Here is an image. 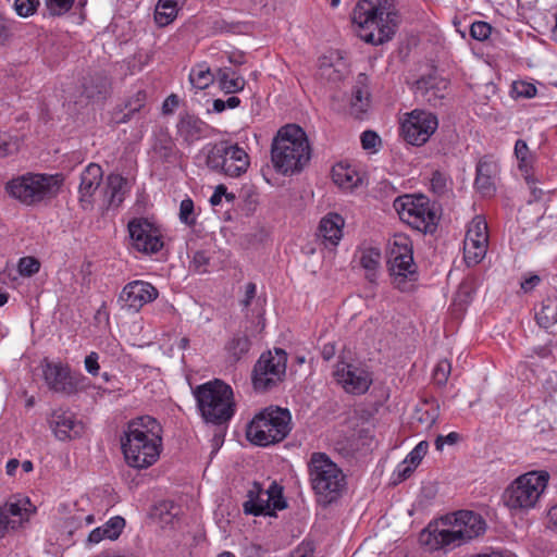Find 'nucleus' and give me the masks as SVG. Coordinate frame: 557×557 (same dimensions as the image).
I'll return each mask as SVG.
<instances>
[{"mask_svg": "<svg viewBox=\"0 0 557 557\" xmlns=\"http://www.w3.org/2000/svg\"><path fill=\"white\" fill-rule=\"evenodd\" d=\"M515 156L518 160V168L522 173V176L528 184V186H532L536 182V176L534 175L533 162L534 157L530 152L527 143L522 139H518L515 144Z\"/></svg>", "mask_w": 557, "mask_h": 557, "instance_id": "obj_32", "label": "nucleus"}, {"mask_svg": "<svg viewBox=\"0 0 557 557\" xmlns=\"http://www.w3.org/2000/svg\"><path fill=\"white\" fill-rule=\"evenodd\" d=\"M153 149L159 158L165 162H174L177 159L178 150L171 139L158 140Z\"/></svg>", "mask_w": 557, "mask_h": 557, "instance_id": "obj_41", "label": "nucleus"}, {"mask_svg": "<svg viewBox=\"0 0 557 557\" xmlns=\"http://www.w3.org/2000/svg\"><path fill=\"white\" fill-rule=\"evenodd\" d=\"M11 35L10 21L0 13V46H3L10 39Z\"/></svg>", "mask_w": 557, "mask_h": 557, "instance_id": "obj_55", "label": "nucleus"}, {"mask_svg": "<svg viewBox=\"0 0 557 557\" xmlns=\"http://www.w3.org/2000/svg\"><path fill=\"white\" fill-rule=\"evenodd\" d=\"M370 106L369 94L361 88H356L350 103V113L357 119H361Z\"/></svg>", "mask_w": 557, "mask_h": 557, "instance_id": "obj_40", "label": "nucleus"}, {"mask_svg": "<svg viewBox=\"0 0 557 557\" xmlns=\"http://www.w3.org/2000/svg\"><path fill=\"white\" fill-rule=\"evenodd\" d=\"M438 121L435 114L423 110H413L401 124L404 139L413 146H422L437 129Z\"/></svg>", "mask_w": 557, "mask_h": 557, "instance_id": "obj_16", "label": "nucleus"}, {"mask_svg": "<svg viewBox=\"0 0 557 557\" xmlns=\"http://www.w3.org/2000/svg\"><path fill=\"white\" fill-rule=\"evenodd\" d=\"M147 94L144 89L136 90L123 103L115 108L113 120L117 124L127 123L146 103Z\"/></svg>", "mask_w": 557, "mask_h": 557, "instance_id": "obj_29", "label": "nucleus"}, {"mask_svg": "<svg viewBox=\"0 0 557 557\" xmlns=\"http://www.w3.org/2000/svg\"><path fill=\"white\" fill-rule=\"evenodd\" d=\"M431 189L437 196H443L450 189L449 178L442 172L435 171L431 177Z\"/></svg>", "mask_w": 557, "mask_h": 557, "instance_id": "obj_43", "label": "nucleus"}, {"mask_svg": "<svg viewBox=\"0 0 557 557\" xmlns=\"http://www.w3.org/2000/svg\"><path fill=\"white\" fill-rule=\"evenodd\" d=\"M206 164L213 172L228 177H239L247 172L250 158L237 144L221 143L208 149Z\"/></svg>", "mask_w": 557, "mask_h": 557, "instance_id": "obj_10", "label": "nucleus"}, {"mask_svg": "<svg viewBox=\"0 0 557 557\" xmlns=\"http://www.w3.org/2000/svg\"><path fill=\"white\" fill-rule=\"evenodd\" d=\"M497 172L498 166L494 161L483 158L478 162L474 187L482 196L487 197L494 195L496 190L495 177Z\"/></svg>", "mask_w": 557, "mask_h": 557, "instance_id": "obj_27", "label": "nucleus"}, {"mask_svg": "<svg viewBox=\"0 0 557 557\" xmlns=\"http://www.w3.org/2000/svg\"><path fill=\"white\" fill-rule=\"evenodd\" d=\"M488 246L487 223L481 215L469 223L463 240V259L467 265H476L485 257Z\"/></svg>", "mask_w": 557, "mask_h": 557, "instance_id": "obj_17", "label": "nucleus"}, {"mask_svg": "<svg viewBox=\"0 0 557 557\" xmlns=\"http://www.w3.org/2000/svg\"><path fill=\"white\" fill-rule=\"evenodd\" d=\"M216 77L221 89L227 94L242 91L246 85L245 78L231 67L219 69Z\"/></svg>", "mask_w": 557, "mask_h": 557, "instance_id": "obj_35", "label": "nucleus"}, {"mask_svg": "<svg viewBox=\"0 0 557 557\" xmlns=\"http://www.w3.org/2000/svg\"><path fill=\"white\" fill-rule=\"evenodd\" d=\"M447 86L445 78L436 75L423 76L416 82L414 95L417 99L435 107L445 97Z\"/></svg>", "mask_w": 557, "mask_h": 557, "instance_id": "obj_25", "label": "nucleus"}, {"mask_svg": "<svg viewBox=\"0 0 557 557\" xmlns=\"http://www.w3.org/2000/svg\"><path fill=\"white\" fill-rule=\"evenodd\" d=\"M178 106V98L176 95H170L164 103H163V112L164 113H170L173 111V108L177 107Z\"/></svg>", "mask_w": 557, "mask_h": 557, "instance_id": "obj_64", "label": "nucleus"}, {"mask_svg": "<svg viewBox=\"0 0 557 557\" xmlns=\"http://www.w3.org/2000/svg\"><path fill=\"white\" fill-rule=\"evenodd\" d=\"M459 440V434L456 432L449 433L447 436L438 435L435 440V447L442 450L445 444L453 445Z\"/></svg>", "mask_w": 557, "mask_h": 557, "instance_id": "obj_57", "label": "nucleus"}, {"mask_svg": "<svg viewBox=\"0 0 557 557\" xmlns=\"http://www.w3.org/2000/svg\"><path fill=\"white\" fill-rule=\"evenodd\" d=\"M492 33V26L483 21H476L470 26V36L479 41L486 40Z\"/></svg>", "mask_w": 557, "mask_h": 557, "instance_id": "obj_46", "label": "nucleus"}, {"mask_svg": "<svg viewBox=\"0 0 557 557\" xmlns=\"http://www.w3.org/2000/svg\"><path fill=\"white\" fill-rule=\"evenodd\" d=\"M257 294V286L255 283H248L245 287V297L240 300V305L244 308H247L251 300L256 297Z\"/></svg>", "mask_w": 557, "mask_h": 557, "instance_id": "obj_59", "label": "nucleus"}, {"mask_svg": "<svg viewBox=\"0 0 557 557\" xmlns=\"http://www.w3.org/2000/svg\"><path fill=\"white\" fill-rule=\"evenodd\" d=\"M60 187V181L52 175L26 174L10 181L7 190L14 198L26 205H33L54 196Z\"/></svg>", "mask_w": 557, "mask_h": 557, "instance_id": "obj_11", "label": "nucleus"}, {"mask_svg": "<svg viewBox=\"0 0 557 557\" xmlns=\"http://www.w3.org/2000/svg\"><path fill=\"white\" fill-rule=\"evenodd\" d=\"M311 487L318 502L329 505L336 500L345 488V474L324 453H313L308 463Z\"/></svg>", "mask_w": 557, "mask_h": 557, "instance_id": "obj_6", "label": "nucleus"}, {"mask_svg": "<svg viewBox=\"0 0 557 557\" xmlns=\"http://www.w3.org/2000/svg\"><path fill=\"white\" fill-rule=\"evenodd\" d=\"M18 140L8 134H0V157L9 156L18 150Z\"/></svg>", "mask_w": 557, "mask_h": 557, "instance_id": "obj_51", "label": "nucleus"}, {"mask_svg": "<svg viewBox=\"0 0 557 557\" xmlns=\"http://www.w3.org/2000/svg\"><path fill=\"white\" fill-rule=\"evenodd\" d=\"M195 396L201 416L207 422L221 424L232 418L233 391L224 382L214 380L202 384L195 391Z\"/></svg>", "mask_w": 557, "mask_h": 557, "instance_id": "obj_7", "label": "nucleus"}, {"mask_svg": "<svg viewBox=\"0 0 557 557\" xmlns=\"http://www.w3.org/2000/svg\"><path fill=\"white\" fill-rule=\"evenodd\" d=\"M313 546L310 543L300 544L292 554V557H312Z\"/></svg>", "mask_w": 557, "mask_h": 557, "instance_id": "obj_60", "label": "nucleus"}, {"mask_svg": "<svg viewBox=\"0 0 557 557\" xmlns=\"http://www.w3.org/2000/svg\"><path fill=\"white\" fill-rule=\"evenodd\" d=\"M540 276L531 275L530 277L521 282V288L524 292H530L540 283Z\"/></svg>", "mask_w": 557, "mask_h": 557, "instance_id": "obj_63", "label": "nucleus"}, {"mask_svg": "<svg viewBox=\"0 0 557 557\" xmlns=\"http://www.w3.org/2000/svg\"><path fill=\"white\" fill-rule=\"evenodd\" d=\"M549 482L545 470H533L516 478L505 490L503 499L512 513H528L537 508Z\"/></svg>", "mask_w": 557, "mask_h": 557, "instance_id": "obj_5", "label": "nucleus"}, {"mask_svg": "<svg viewBox=\"0 0 557 557\" xmlns=\"http://www.w3.org/2000/svg\"><path fill=\"white\" fill-rule=\"evenodd\" d=\"M351 20L360 39L380 46L392 40L400 15L395 0H359L352 10Z\"/></svg>", "mask_w": 557, "mask_h": 557, "instance_id": "obj_3", "label": "nucleus"}, {"mask_svg": "<svg viewBox=\"0 0 557 557\" xmlns=\"http://www.w3.org/2000/svg\"><path fill=\"white\" fill-rule=\"evenodd\" d=\"M226 194V187L224 185H219L213 195L210 197V203L212 206H216L221 202L222 197Z\"/></svg>", "mask_w": 557, "mask_h": 557, "instance_id": "obj_62", "label": "nucleus"}, {"mask_svg": "<svg viewBox=\"0 0 557 557\" xmlns=\"http://www.w3.org/2000/svg\"><path fill=\"white\" fill-rule=\"evenodd\" d=\"M413 467L405 463L404 461L397 467V475L400 481L406 480L413 472Z\"/></svg>", "mask_w": 557, "mask_h": 557, "instance_id": "obj_61", "label": "nucleus"}, {"mask_svg": "<svg viewBox=\"0 0 557 557\" xmlns=\"http://www.w3.org/2000/svg\"><path fill=\"white\" fill-rule=\"evenodd\" d=\"M271 160L276 172L283 175L301 171L310 160V146L304 129L295 124L281 127L272 141Z\"/></svg>", "mask_w": 557, "mask_h": 557, "instance_id": "obj_4", "label": "nucleus"}, {"mask_svg": "<svg viewBox=\"0 0 557 557\" xmlns=\"http://www.w3.org/2000/svg\"><path fill=\"white\" fill-rule=\"evenodd\" d=\"M381 251L377 248H363L359 252V264L366 270V277L370 282L376 278V272L381 264Z\"/></svg>", "mask_w": 557, "mask_h": 557, "instance_id": "obj_34", "label": "nucleus"}, {"mask_svg": "<svg viewBox=\"0 0 557 557\" xmlns=\"http://www.w3.org/2000/svg\"><path fill=\"white\" fill-rule=\"evenodd\" d=\"M42 372L46 384L54 393L71 396L84 389L85 376L72 372L67 364L46 362Z\"/></svg>", "mask_w": 557, "mask_h": 557, "instance_id": "obj_15", "label": "nucleus"}, {"mask_svg": "<svg viewBox=\"0 0 557 557\" xmlns=\"http://www.w3.org/2000/svg\"><path fill=\"white\" fill-rule=\"evenodd\" d=\"M486 523L480 513L458 510L431 521L420 533V542L432 550L454 549L484 534Z\"/></svg>", "mask_w": 557, "mask_h": 557, "instance_id": "obj_1", "label": "nucleus"}, {"mask_svg": "<svg viewBox=\"0 0 557 557\" xmlns=\"http://www.w3.org/2000/svg\"><path fill=\"white\" fill-rule=\"evenodd\" d=\"M40 269V263L33 257H24L20 259L18 271L23 276H32Z\"/></svg>", "mask_w": 557, "mask_h": 557, "instance_id": "obj_49", "label": "nucleus"}, {"mask_svg": "<svg viewBox=\"0 0 557 557\" xmlns=\"http://www.w3.org/2000/svg\"><path fill=\"white\" fill-rule=\"evenodd\" d=\"M287 354L281 348L263 352L252 371V384L256 391L267 392L281 383L286 373Z\"/></svg>", "mask_w": 557, "mask_h": 557, "instance_id": "obj_13", "label": "nucleus"}, {"mask_svg": "<svg viewBox=\"0 0 557 557\" xmlns=\"http://www.w3.org/2000/svg\"><path fill=\"white\" fill-rule=\"evenodd\" d=\"M75 0H45L47 10L51 15H62L73 5Z\"/></svg>", "mask_w": 557, "mask_h": 557, "instance_id": "obj_48", "label": "nucleus"}, {"mask_svg": "<svg viewBox=\"0 0 557 557\" xmlns=\"http://www.w3.org/2000/svg\"><path fill=\"white\" fill-rule=\"evenodd\" d=\"M194 201L190 198L182 200L180 205V220L182 223L193 226L196 224Z\"/></svg>", "mask_w": 557, "mask_h": 557, "instance_id": "obj_44", "label": "nucleus"}, {"mask_svg": "<svg viewBox=\"0 0 557 557\" xmlns=\"http://www.w3.org/2000/svg\"><path fill=\"white\" fill-rule=\"evenodd\" d=\"M394 209L401 221L422 233H432L436 226V213L423 195H403L394 200Z\"/></svg>", "mask_w": 557, "mask_h": 557, "instance_id": "obj_9", "label": "nucleus"}, {"mask_svg": "<svg viewBox=\"0 0 557 557\" xmlns=\"http://www.w3.org/2000/svg\"><path fill=\"white\" fill-rule=\"evenodd\" d=\"M159 295L158 289L145 281H133L126 284L119 296L123 308L139 311L145 305L153 301Z\"/></svg>", "mask_w": 557, "mask_h": 557, "instance_id": "obj_22", "label": "nucleus"}, {"mask_svg": "<svg viewBox=\"0 0 557 557\" xmlns=\"http://www.w3.org/2000/svg\"><path fill=\"white\" fill-rule=\"evenodd\" d=\"M39 5V0H15L14 10L17 15L28 17L33 15Z\"/></svg>", "mask_w": 557, "mask_h": 557, "instance_id": "obj_47", "label": "nucleus"}, {"mask_svg": "<svg viewBox=\"0 0 557 557\" xmlns=\"http://www.w3.org/2000/svg\"><path fill=\"white\" fill-rule=\"evenodd\" d=\"M537 324L543 329H548L557 322V298H545L540 309L535 311Z\"/></svg>", "mask_w": 557, "mask_h": 557, "instance_id": "obj_36", "label": "nucleus"}, {"mask_svg": "<svg viewBox=\"0 0 557 557\" xmlns=\"http://www.w3.org/2000/svg\"><path fill=\"white\" fill-rule=\"evenodd\" d=\"M125 527V520L115 516L110 518L103 525L94 529L88 535V543L98 544L102 540H116Z\"/></svg>", "mask_w": 557, "mask_h": 557, "instance_id": "obj_31", "label": "nucleus"}, {"mask_svg": "<svg viewBox=\"0 0 557 557\" xmlns=\"http://www.w3.org/2000/svg\"><path fill=\"white\" fill-rule=\"evenodd\" d=\"M131 190L127 178L121 174L111 173L106 177L103 194V208L106 210L117 209Z\"/></svg>", "mask_w": 557, "mask_h": 557, "instance_id": "obj_26", "label": "nucleus"}, {"mask_svg": "<svg viewBox=\"0 0 557 557\" xmlns=\"http://www.w3.org/2000/svg\"><path fill=\"white\" fill-rule=\"evenodd\" d=\"M49 425L60 441L77 437L84 431L83 423L76 419L75 414L63 409H55L51 413Z\"/></svg>", "mask_w": 557, "mask_h": 557, "instance_id": "obj_24", "label": "nucleus"}, {"mask_svg": "<svg viewBox=\"0 0 557 557\" xmlns=\"http://www.w3.org/2000/svg\"><path fill=\"white\" fill-rule=\"evenodd\" d=\"M389 272L393 284L401 292H408L417 280L416 264L409 239L404 236L395 237L388 257Z\"/></svg>", "mask_w": 557, "mask_h": 557, "instance_id": "obj_12", "label": "nucleus"}, {"mask_svg": "<svg viewBox=\"0 0 557 557\" xmlns=\"http://www.w3.org/2000/svg\"><path fill=\"white\" fill-rule=\"evenodd\" d=\"M513 90L516 91V94L519 97H524V98H532L536 95L535 86L530 83H524V82L515 83Z\"/></svg>", "mask_w": 557, "mask_h": 557, "instance_id": "obj_52", "label": "nucleus"}, {"mask_svg": "<svg viewBox=\"0 0 557 557\" xmlns=\"http://www.w3.org/2000/svg\"><path fill=\"white\" fill-rule=\"evenodd\" d=\"M102 178L103 171L97 163H89L82 172L78 200L83 210L89 211L94 208V195L99 188Z\"/></svg>", "mask_w": 557, "mask_h": 557, "instance_id": "obj_23", "label": "nucleus"}, {"mask_svg": "<svg viewBox=\"0 0 557 557\" xmlns=\"http://www.w3.org/2000/svg\"><path fill=\"white\" fill-rule=\"evenodd\" d=\"M208 125L195 115L186 114L177 124V135L187 145L203 138L207 135Z\"/></svg>", "mask_w": 557, "mask_h": 557, "instance_id": "obj_28", "label": "nucleus"}, {"mask_svg": "<svg viewBox=\"0 0 557 557\" xmlns=\"http://www.w3.org/2000/svg\"><path fill=\"white\" fill-rule=\"evenodd\" d=\"M451 371L447 359L440 360L433 370V380L437 385H445Z\"/></svg>", "mask_w": 557, "mask_h": 557, "instance_id": "obj_45", "label": "nucleus"}, {"mask_svg": "<svg viewBox=\"0 0 557 557\" xmlns=\"http://www.w3.org/2000/svg\"><path fill=\"white\" fill-rule=\"evenodd\" d=\"M438 418V405L435 403L424 401L414 411L413 420L424 426L431 428Z\"/></svg>", "mask_w": 557, "mask_h": 557, "instance_id": "obj_38", "label": "nucleus"}, {"mask_svg": "<svg viewBox=\"0 0 557 557\" xmlns=\"http://www.w3.org/2000/svg\"><path fill=\"white\" fill-rule=\"evenodd\" d=\"M546 528L557 534V503L547 511Z\"/></svg>", "mask_w": 557, "mask_h": 557, "instance_id": "obj_58", "label": "nucleus"}, {"mask_svg": "<svg viewBox=\"0 0 557 557\" xmlns=\"http://www.w3.org/2000/svg\"><path fill=\"white\" fill-rule=\"evenodd\" d=\"M333 375L337 384L352 395L364 394L372 384L371 373L360 363L337 362Z\"/></svg>", "mask_w": 557, "mask_h": 557, "instance_id": "obj_19", "label": "nucleus"}, {"mask_svg": "<svg viewBox=\"0 0 557 557\" xmlns=\"http://www.w3.org/2000/svg\"><path fill=\"white\" fill-rule=\"evenodd\" d=\"M32 512V504L27 498L12 497L4 503L0 507V539L8 530H14L28 521Z\"/></svg>", "mask_w": 557, "mask_h": 557, "instance_id": "obj_21", "label": "nucleus"}, {"mask_svg": "<svg viewBox=\"0 0 557 557\" xmlns=\"http://www.w3.org/2000/svg\"><path fill=\"white\" fill-rule=\"evenodd\" d=\"M99 355L95 351H91L89 355L85 358V369L86 371L91 375H98L100 366H99Z\"/></svg>", "mask_w": 557, "mask_h": 557, "instance_id": "obj_53", "label": "nucleus"}, {"mask_svg": "<svg viewBox=\"0 0 557 557\" xmlns=\"http://www.w3.org/2000/svg\"><path fill=\"white\" fill-rule=\"evenodd\" d=\"M286 507L282 487L273 482L268 490H262L255 483L248 492V499L243 504L244 512L253 516H273L275 510Z\"/></svg>", "mask_w": 557, "mask_h": 557, "instance_id": "obj_14", "label": "nucleus"}, {"mask_svg": "<svg viewBox=\"0 0 557 557\" xmlns=\"http://www.w3.org/2000/svg\"><path fill=\"white\" fill-rule=\"evenodd\" d=\"M132 247L143 253H156L162 246L159 230L144 218H134L127 224Z\"/></svg>", "mask_w": 557, "mask_h": 557, "instance_id": "obj_20", "label": "nucleus"}, {"mask_svg": "<svg viewBox=\"0 0 557 557\" xmlns=\"http://www.w3.org/2000/svg\"><path fill=\"white\" fill-rule=\"evenodd\" d=\"M214 75L205 65L193 67L189 74L190 84L197 89H205L212 84Z\"/></svg>", "mask_w": 557, "mask_h": 557, "instance_id": "obj_39", "label": "nucleus"}, {"mask_svg": "<svg viewBox=\"0 0 557 557\" xmlns=\"http://www.w3.org/2000/svg\"><path fill=\"white\" fill-rule=\"evenodd\" d=\"M249 349L250 341L246 335H235L227 344V350L234 361H238Z\"/></svg>", "mask_w": 557, "mask_h": 557, "instance_id": "obj_42", "label": "nucleus"}, {"mask_svg": "<svg viewBox=\"0 0 557 557\" xmlns=\"http://www.w3.org/2000/svg\"><path fill=\"white\" fill-rule=\"evenodd\" d=\"M361 145L363 149H374L380 143V137L375 132L366 131L361 134Z\"/></svg>", "mask_w": 557, "mask_h": 557, "instance_id": "obj_54", "label": "nucleus"}, {"mask_svg": "<svg viewBox=\"0 0 557 557\" xmlns=\"http://www.w3.org/2000/svg\"><path fill=\"white\" fill-rule=\"evenodd\" d=\"M290 430L289 411L280 407H270L252 419L247 428V437L258 446H268L283 441Z\"/></svg>", "mask_w": 557, "mask_h": 557, "instance_id": "obj_8", "label": "nucleus"}, {"mask_svg": "<svg viewBox=\"0 0 557 557\" xmlns=\"http://www.w3.org/2000/svg\"><path fill=\"white\" fill-rule=\"evenodd\" d=\"M121 448L129 467L149 468L158 461L162 450L161 424L150 416L131 420L121 437Z\"/></svg>", "mask_w": 557, "mask_h": 557, "instance_id": "obj_2", "label": "nucleus"}, {"mask_svg": "<svg viewBox=\"0 0 557 557\" xmlns=\"http://www.w3.org/2000/svg\"><path fill=\"white\" fill-rule=\"evenodd\" d=\"M332 178L339 188L345 190H352L362 182L358 171L345 163H337L333 166Z\"/></svg>", "mask_w": 557, "mask_h": 557, "instance_id": "obj_33", "label": "nucleus"}, {"mask_svg": "<svg viewBox=\"0 0 557 557\" xmlns=\"http://www.w3.org/2000/svg\"><path fill=\"white\" fill-rule=\"evenodd\" d=\"M344 224V219L339 214L329 213L320 222L319 234L325 243L336 246L343 236Z\"/></svg>", "mask_w": 557, "mask_h": 557, "instance_id": "obj_30", "label": "nucleus"}, {"mask_svg": "<svg viewBox=\"0 0 557 557\" xmlns=\"http://www.w3.org/2000/svg\"><path fill=\"white\" fill-rule=\"evenodd\" d=\"M107 85H108L107 79L103 77H99L98 83L96 84L95 87L84 85L83 92L88 99H100L107 92Z\"/></svg>", "mask_w": 557, "mask_h": 557, "instance_id": "obj_50", "label": "nucleus"}, {"mask_svg": "<svg viewBox=\"0 0 557 557\" xmlns=\"http://www.w3.org/2000/svg\"><path fill=\"white\" fill-rule=\"evenodd\" d=\"M488 246L487 223L481 215L469 223L463 240V259L467 265H476L485 257Z\"/></svg>", "mask_w": 557, "mask_h": 557, "instance_id": "obj_18", "label": "nucleus"}, {"mask_svg": "<svg viewBox=\"0 0 557 557\" xmlns=\"http://www.w3.org/2000/svg\"><path fill=\"white\" fill-rule=\"evenodd\" d=\"M208 263H209V258L206 255V252H203V251L195 252V255L193 257V264L198 272H200V273L206 272L207 271L206 267Z\"/></svg>", "mask_w": 557, "mask_h": 557, "instance_id": "obj_56", "label": "nucleus"}, {"mask_svg": "<svg viewBox=\"0 0 557 557\" xmlns=\"http://www.w3.org/2000/svg\"><path fill=\"white\" fill-rule=\"evenodd\" d=\"M180 0H159L154 10V21L160 26H166L177 16Z\"/></svg>", "mask_w": 557, "mask_h": 557, "instance_id": "obj_37", "label": "nucleus"}]
</instances>
